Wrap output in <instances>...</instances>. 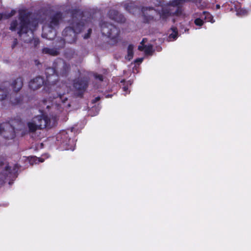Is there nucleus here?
<instances>
[{
  "instance_id": "obj_1",
  "label": "nucleus",
  "mask_w": 251,
  "mask_h": 251,
  "mask_svg": "<svg viewBox=\"0 0 251 251\" xmlns=\"http://www.w3.org/2000/svg\"><path fill=\"white\" fill-rule=\"evenodd\" d=\"M38 23L34 21L31 22L28 16L23 11H20L18 21H13L10 25V29H18V34L21 39L25 42H30L34 47L39 44L37 38H33V30L37 26Z\"/></svg>"
},
{
  "instance_id": "obj_2",
  "label": "nucleus",
  "mask_w": 251,
  "mask_h": 251,
  "mask_svg": "<svg viewBox=\"0 0 251 251\" xmlns=\"http://www.w3.org/2000/svg\"><path fill=\"white\" fill-rule=\"evenodd\" d=\"M62 19L60 13H56L51 16L48 23L43 27L42 37L49 40L53 39L56 35L55 31L53 29L59 25Z\"/></svg>"
},
{
  "instance_id": "obj_3",
  "label": "nucleus",
  "mask_w": 251,
  "mask_h": 251,
  "mask_svg": "<svg viewBox=\"0 0 251 251\" xmlns=\"http://www.w3.org/2000/svg\"><path fill=\"white\" fill-rule=\"evenodd\" d=\"M27 126L30 131L34 132L37 129L51 126V121L46 115L42 114L34 117L27 123Z\"/></svg>"
},
{
  "instance_id": "obj_4",
  "label": "nucleus",
  "mask_w": 251,
  "mask_h": 251,
  "mask_svg": "<svg viewBox=\"0 0 251 251\" xmlns=\"http://www.w3.org/2000/svg\"><path fill=\"white\" fill-rule=\"evenodd\" d=\"M183 1L184 0H174L172 2L164 5L160 13V16L165 19L170 15L177 14L179 10L178 5Z\"/></svg>"
},
{
  "instance_id": "obj_5",
  "label": "nucleus",
  "mask_w": 251,
  "mask_h": 251,
  "mask_svg": "<svg viewBox=\"0 0 251 251\" xmlns=\"http://www.w3.org/2000/svg\"><path fill=\"white\" fill-rule=\"evenodd\" d=\"M82 25L80 24H76L72 27H68L66 28L63 31V35L65 36V40L70 43L75 41L76 34L81 31Z\"/></svg>"
},
{
  "instance_id": "obj_6",
  "label": "nucleus",
  "mask_w": 251,
  "mask_h": 251,
  "mask_svg": "<svg viewBox=\"0 0 251 251\" xmlns=\"http://www.w3.org/2000/svg\"><path fill=\"white\" fill-rule=\"evenodd\" d=\"M101 30L103 35L112 39H116L119 33V29L115 26L107 23L101 25Z\"/></svg>"
},
{
  "instance_id": "obj_7",
  "label": "nucleus",
  "mask_w": 251,
  "mask_h": 251,
  "mask_svg": "<svg viewBox=\"0 0 251 251\" xmlns=\"http://www.w3.org/2000/svg\"><path fill=\"white\" fill-rule=\"evenodd\" d=\"M0 134L7 139L14 138L15 134L13 122L0 124Z\"/></svg>"
},
{
  "instance_id": "obj_8",
  "label": "nucleus",
  "mask_w": 251,
  "mask_h": 251,
  "mask_svg": "<svg viewBox=\"0 0 251 251\" xmlns=\"http://www.w3.org/2000/svg\"><path fill=\"white\" fill-rule=\"evenodd\" d=\"M53 104H52L53 108H56L58 107L60 108L64 109L68 108L70 106V103L68 101V98L64 94H61L59 93L57 97L55 98V101L53 102Z\"/></svg>"
},
{
  "instance_id": "obj_9",
  "label": "nucleus",
  "mask_w": 251,
  "mask_h": 251,
  "mask_svg": "<svg viewBox=\"0 0 251 251\" xmlns=\"http://www.w3.org/2000/svg\"><path fill=\"white\" fill-rule=\"evenodd\" d=\"M4 168L5 169V173H0V186H1L4 183L5 178L6 176H8L9 174L16 172V169L18 168V165H14V166L13 167L12 170L11 169L12 167L9 166L8 165H6Z\"/></svg>"
},
{
  "instance_id": "obj_10",
  "label": "nucleus",
  "mask_w": 251,
  "mask_h": 251,
  "mask_svg": "<svg viewBox=\"0 0 251 251\" xmlns=\"http://www.w3.org/2000/svg\"><path fill=\"white\" fill-rule=\"evenodd\" d=\"M45 83L43 77L38 76L31 80L29 83V88L33 90H36L41 88Z\"/></svg>"
},
{
  "instance_id": "obj_11",
  "label": "nucleus",
  "mask_w": 251,
  "mask_h": 251,
  "mask_svg": "<svg viewBox=\"0 0 251 251\" xmlns=\"http://www.w3.org/2000/svg\"><path fill=\"white\" fill-rule=\"evenodd\" d=\"M109 18L119 23H123L125 21V18L122 14H119L118 12L115 10H110L108 13Z\"/></svg>"
},
{
  "instance_id": "obj_12",
  "label": "nucleus",
  "mask_w": 251,
  "mask_h": 251,
  "mask_svg": "<svg viewBox=\"0 0 251 251\" xmlns=\"http://www.w3.org/2000/svg\"><path fill=\"white\" fill-rule=\"evenodd\" d=\"M145 39H143L141 43V45L139 46L138 49L140 50H144L145 53L147 55H151L153 52L152 46L150 45H144V43L145 42Z\"/></svg>"
},
{
  "instance_id": "obj_13",
  "label": "nucleus",
  "mask_w": 251,
  "mask_h": 251,
  "mask_svg": "<svg viewBox=\"0 0 251 251\" xmlns=\"http://www.w3.org/2000/svg\"><path fill=\"white\" fill-rule=\"evenodd\" d=\"M23 84V80L21 78H17L13 81L11 86L15 92L19 91L22 87Z\"/></svg>"
},
{
  "instance_id": "obj_14",
  "label": "nucleus",
  "mask_w": 251,
  "mask_h": 251,
  "mask_svg": "<svg viewBox=\"0 0 251 251\" xmlns=\"http://www.w3.org/2000/svg\"><path fill=\"white\" fill-rule=\"evenodd\" d=\"M46 74L47 75L48 81L49 83L52 82V79L53 80H55L57 76L55 74V70L52 68H47L46 71Z\"/></svg>"
},
{
  "instance_id": "obj_15",
  "label": "nucleus",
  "mask_w": 251,
  "mask_h": 251,
  "mask_svg": "<svg viewBox=\"0 0 251 251\" xmlns=\"http://www.w3.org/2000/svg\"><path fill=\"white\" fill-rule=\"evenodd\" d=\"M125 7L126 10L133 14H135L140 11V9L135 6L134 3L133 2L125 4Z\"/></svg>"
},
{
  "instance_id": "obj_16",
  "label": "nucleus",
  "mask_w": 251,
  "mask_h": 251,
  "mask_svg": "<svg viewBox=\"0 0 251 251\" xmlns=\"http://www.w3.org/2000/svg\"><path fill=\"white\" fill-rule=\"evenodd\" d=\"M59 66L63 68V70H60V74L62 75H65L69 70L70 66L65 63L63 60H59L58 61Z\"/></svg>"
},
{
  "instance_id": "obj_17",
  "label": "nucleus",
  "mask_w": 251,
  "mask_h": 251,
  "mask_svg": "<svg viewBox=\"0 0 251 251\" xmlns=\"http://www.w3.org/2000/svg\"><path fill=\"white\" fill-rule=\"evenodd\" d=\"M87 83L84 81H77L74 83V87L78 90H84L87 87Z\"/></svg>"
},
{
  "instance_id": "obj_18",
  "label": "nucleus",
  "mask_w": 251,
  "mask_h": 251,
  "mask_svg": "<svg viewBox=\"0 0 251 251\" xmlns=\"http://www.w3.org/2000/svg\"><path fill=\"white\" fill-rule=\"evenodd\" d=\"M43 52L45 54H48L51 55L55 56L58 54V51L54 49H50L46 48L43 49Z\"/></svg>"
},
{
  "instance_id": "obj_19",
  "label": "nucleus",
  "mask_w": 251,
  "mask_h": 251,
  "mask_svg": "<svg viewBox=\"0 0 251 251\" xmlns=\"http://www.w3.org/2000/svg\"><path fill=\"white\" fill-rule=\"evenodd\" d=\"M63 143L65 145H66V146H67L66 148V150H70L72 151L74 150L75 148L73 146V144H74V142H73V140H71L70 138H69L68 139V141H67L66 139V140L63 141Z\"/></svg>"
},
{
  "instance_id": "obj_20",
  "label": "nucleus",
  "mask_w": 251,
  "mask_h": 251,
  "mask_svg": "<svg viewBox=\"0 0 251 251\" xmlns=\"http://www.w3.org/2000/svg\"><path fill=\"white\" fill-rule=\"evenodd\" d=\"M203 18L207 22H210L211 23L214 22V21L213 20V17L212 16V15L210 13L206 11L203 12V15L201 16V18Z\"/></svg>"
},
{
  "instance_id": "obj_21",
  "label": "nucleus",
  "mask_w": 251,
  "mask_h": 251,
  "mask_svg": "<svg viewBox=\"0 0 251 251\" xmlns=\"http://www.w3.org/2000/svg\"><path fill=\"white\" fill-rule=\"evenodd\" d=\"M133 46L131 45H129L127 49V55L126 57V59L130 60L132 58L133 56Z\"/></svg>"
},
{
  "instance_id": "obj_22",
  "label": "nucleus",
  "mask_w": 251,
  "mask_h": 251,
  "mask_svg": "<svg viewBox=\"0 0 251 251\" xmlns=\"http://www.w3.org/2000/svg\"><path fill=\"white\" fill-rule=\"evenodd\" d=\"M172 33H171L169 36L170 41L176 40L177 36V32L176 28L175 27L172 28Z\"/></svg>"
},
{
  "instance_id": "obj_23",
  "label": "nucleus",
  "mask_w": 251,
  "mask_h": 251,
  "mask_svg": "<svg viewBox=\"0 0 251 251\" xmlns=\"http://www.w3.org/2000/svg\"><path fill=\"white\" fill-rule=\"evenodd\" d=\"M7 90L5 88H0V100H3L7 97Z\"/></svg>"
},
{
  "instance_id": "obj_24",
  "label": "nucleus",
  "mask_w": 251,
  "mask_h": 251,
  "mask_svg": "<svg viewBox=\"0 0 251 251\" xmlns=\"http://www.w3.org/2000/svg\"><path fill=\"white\" fill-rule=\"evenodd\" d=\"M247 13V11L246 9H241L237 10L236 14L238 16H243Z\"/></svg>"
},
{
  "instance_id": "obj_25",
  "label": "nucleus",
  "mask_w": 251,
  "mask_h": 251,
  "mask_svg": "<svg viewBox=\"0 0 251 251\" xmlns=\"http://www.w3.org/2000/svg\"><path fill=\"white\" fill-rule=\"evenodd\" d=\"M195 24L197 25L201 26L203 25V22L201 19L197 18L195 20Z\"/></svg>"
},
{
  "instance_id": "obj_26",
  "label": "nucleus",
  "mask_w": 251,
  "mask_h": 251,
  "mask_svg": "<svg viewBox=\"0 0 251 251\" xmlns=\"http://www.w3.org/2000/svg\"><path fill=\"white\" fill-rule=\"evenodd\" d=\"M131 84V83L129 82H127L126 85H125L123 87V91L125 92H126V93L125 94V95L126 94H127V93H129V92H127V90L128 89V85H130Z\"/></svg>"
},
{
  "instance_id": "obj_27",
  "label": "nucleus",
  "mask_w": 251,
  "mask_h": 251,
  "mask_svg": "<svg viewBox=\"0 0 251 251\" xmlns=\"http://www.w3.org/2000/svg\"><path fill=\"white\" fill-rule=\"evenodd\" d=\"M33 160L35 163H38L39 162H43L44 161V159L42 158H37L36 157H32Z\"/></svg>"
},
{
  "instance_id": "obj_28",
  "label": "nucleus",
  "mask_w": 251,
  "mask_h": 251,
  "mask_svg": "<svg viewBox=\"0 0 251 251\" xmlns=\"http://www.w3.org/2000/svg\"><path fill=\"white\" fill-rule=\"evenodd\" d=\"M92 32V30L91 29H89L88 30V33L85 34L84 36V39H87L90 37V35Z\"/></svg>"
},
{
  "instance_id": "obj_29",
  "label": "nucleus",
  "mask_w": 251,
  "mask_h": 251,
  "mask_svg": "<svg viewBox=\"0 0 251 251\" xmlns=\"http://www.w3.org/2000/svg\"><path fill=\"white\" fill-rule=\"evenodd\" d=\"M43 104H44V105L42 106L43 108H44V107H45V106H46V108H49L50 107V105L48 104V101H46H46H44L43 102Z\"/></svg>"
},
{
  "instance_id": "obj_30",
  "label": "nucleus",
  "mask_w": 251,
  "mask_h": 251,
  "mask_svg": "<svg viewBox=\"0 0 251 251\" xmlns=\"http://www.w3.org/2000/svg\"><path fill=\"white\" fill-rule=\"evenodd\" d=\"M60 136L61 138H63V140H64L66 138H67V133L65 131H63L60 135Z\"/></svg>"
},
{
  "instance_id": "obj_31",
  "label": "nucleus",
  "mask_w": 251,
  "mask_h": 251,
  "mask_svg": "<svg viewBox=\"0 0 251 251\" xmlns=\"http://www.w3.org/2000/svg\"><path fill=\"white\" fill-rule=\"evenodd\" d=\"M95 76L96 79H98L100 81H102L103 79L102 76L101 75H96Z\"/></svg>"
},
{
  "instance_id": "obj_32",
  "label": "nucleus",
  "mask_w": 251,
  "mask_h": 251,
  "mask_svg": "<svg viewBox=\"0 0 251 251\" xmlns=\"http://www.w3.org/2000/svg\"><path fill=\"white\" fill-rule=\"evenodd\" d=\"M15 13V10H12L11 12L7 15V17L9 18L13 16Z\"/></svg>"
},
{
  "instance_id": "obj_33",
  "label": "nucleus",
  "mask_w": 251,
  "mask_h": 251,
  "mask_svg": "<svg viewBox=\"0 0 251 251\" xmlns=\"http://www.w3.org/2000/svg\"><path fill=\"white\" fill-rule=\"evenodd\" d=\"M10 101L11 102V103L12 104H18L20 102V100L18 99V100H10Z\"/></svg>"
},
{
  "instance_id": "obj_34",
  "label": "nucleus",
  "mask_w": 251,
  "mask_h": 251,
  "mask_svg": "<svg viewBox=\"0 0 251 251\" xmlns=\"http://www.w3.org/2000/svg\"><path fill=\"white\" fill-rule=\"evenodd\" d=\"M18 44V41L17 39H15L13 41V43L12 45V48H14Z\"/></svg>"
},
{
  "instance_id": "obj_35",
  "label": "nucleus",
  "mask_w": 251,
  "mask_h": 251,
  "mask_svg": "<svg viewBox=\"0 0 251 251\" xmlns=\"http://www.w3.org/2000/svg\"><path fill=\"white\" fill-rule=\"evenodd\" d=\"M148 9L147 8H143L142 9V12L143 13V14L145 15L146 14V13H145V11L146 10H147Z\"/></svg>"
},
{
  "instance_id": "obj_36",
  "label": "nucleus",
  "mask_w": 251,
  "mask_h": 251,
  "mask_svg": "<svg viewBox=\"0 0 251 251\" xmlns=\"http://www.w3.org/2000/svg\"><path fill=\"white\" fill-rule=\"evenodd\" d=\"M100 100V97H97L93 100V102H95Z\"/></svg>"
},
{
  "instance_id": "obj_37",
  "label": "nucleus",
  "mask_w": 251,
  "mask_h": 251,
  "mask_svg": "<svg viewBox=\"0 0 251 251\" xmlns=\"http://www.w3.org/2000/svg\"><path fill=\"white\" fill-rule=\"evenodd\" d=\"M143 59V58H139V59H137L136 61L141 63L142 62Z\"/></svg>"
},
{
  "instance_id": "obj_38",
  "label": "nucleus",
  "mask_w": 251,
  "mask_h": 251,
  "mask_svg": "<svg viewBox=\"0 0 251 251\" xmlns=\"http://www.w3.org/2000/svg\"><path fill=\"white\" fill-rule=\"evenodd\" d=\"M2 18V15L0 14V20H1V19Z\"/></svg>"
},
{
  "instance_id": "obj_39",
  "label": "nucleus",
  "mask_w": 251,
  "mask_h": 251,
  "mask_svg": "<svg viewBox=\"0 0 251 251\" xmlns=\"http://www.w3.org/2000/svg\"><path fill=\"white\" fill-rule=\"evenodd\" d=\"M151 10H152V9L151 8H149V11H151Z\"/></svg>"
},
{
  "instance_id": "obj_40",
  "label": "nucleus",
  "mask_w": 251,
  "mask_h": 251,
  "mask_svg": "<svg viewBox=\"0 0 251 251\" xmlns=\"http://www.w3.org/2000/svg\"><path fill=\"white\" fill-rule=\"evenodd\" d=\"M59 136H60V135H58V136H57V138H59Z\"/></svg>"
}]
</instances>
